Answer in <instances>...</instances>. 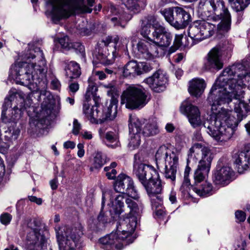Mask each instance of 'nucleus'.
Instances as JSON below:
<instances>
[{
  "label": "nucleus",
  "mask_w": 250,
  "mask_h": 250,
  "mask_svg": "<svg viewBox=\"0 0 250 250\" xmlns=\"http://www.w3.org/2000/svg\"><path fill=\"white\" fill-rule=\"evenodd\" d=\"M22 59L21 62L12 66L10 75L15 79L17 83L26 86L35 84L40 91V97L45 96L40 113L33 123L37 128L43 129L49 124L50 115L53 109L52 96L46 90V62L43 51L39 47L27 50L22 55Z\"/></svg>",
  "instance_id": "2"
},
{
  "label": "nucleus",
  "mask_w": 250,
  "mask_h": 250,
  "mask_svg": "<svg viewBox=\"0 0 250 250\" xmlns=\"http://www.w3.org/2000/svg\"><path fill=\"white\" fill-rule=\"evenodd\" d=\"M52 9L51 19L54 23L71 16L90 13L91 10L82 4L81 0H50Z\"/></svg>",
  "instance_id": "8"
},
{
  "label": "nucleus",
  "mask_w": 250,
  "mask_h": 250,
  "mask_svg": "<svg viewBox=\"0 0 250 250\" xmlns=\"http://www.w3.org/2000/svg\"><path fill=\"white\" fill-rule=\"evenodd\" d=\"M118 195L111 193L110 195V201L112 205H115L118 206L120 208V209L118 211H116V213L118 214H121L123 211L122 208L124 207L123 199L124 198V195L125 193H121Z\"/></svg>",
  "instance_id": "39"
},
{
  "label": "nucleus",
  "mask_w": 250,
  "mask_h": 250,
  "mask_svg": "<svg viewBox=\"0 0 250 250\" xmlns=\"http://www.w3.org/2000/svg\"><path fill=\"white\" fill-rule=\"evenodd\" d=\"M12 219V215L8 213L2 214L0 216V222L3 225H8Z\"/></svg>",
  "instance_id": "49"
},
{
  "label": "nucleus",
  "mask_w": 250,
  "mask_h": 250,
  "mask_svg": "<svg viewBox=\"0 0 250 250\" xmlns=\"http://www.w3.org/2000/svg\"><path fill=\"white\" fill-rule=\"evenodd\" d=\"M195 154L194 152H191L190 149H189L187 160V164L184 171V181L180 188V191L186 198L191 197L192 196V195H191L190 193V187L191 185L189 179V175L191 171V168L189 167V165L191 159L194 157Z\"/></svg>",
  "instance_id": "24"
},
{
  "label": "nucleus",
  "mask_w": 250,
  "mask_h": 250,
  "mask_svg": "<svg viewBox=\"0 0 250 250\" xmlns=\"http://www.w3.org/2000/svg\"><path fill=\"white\" fill-rule=\"evenodd\" d=\"M50 185L51 188L53 190L56 189L58 186L57 179L55 178L54 179L51 180L50 181Z\"/></svg>",
  "instance_id": "60"
},
{
  "label": "nucleus",
  "mask_w": 250,
  "mask_h": 250,
  "mask_svg": "<svg viewBox=\"0 0 250 250\" xmlns=\"http://www.w3.org/2000/svg\"><path fill=\"white\" fill-rule=\"evenodd\" d=\"M81 2L82 4L83 5L86 6L88 8H89L91 10V11L89 13H91L92 11V9L91 7L94 5V4L95 3V0H87V5H86L83 4V0H81Z\"/></svg>",
  "instance_id": "61"
},
{
  "label": "nucleus",
  "mask_w": 250,
  "mask_h": 250,
  "mask_svg": "<svg viewBox=\"0 0 250 250\" xmlns=\"http://www.w3.org/2000/svg\"><path fill=\"white\" fill-rule=\"evenodd\" d=\"M181 111L185 114L191 125L197 127L202 124L200 112L196 106L190 104H183L180 108Z\"/></svg>",
  "instance_id": "21"
},
{
  "label": "nucleus",
  "mask_w": 250,
  "mask_h": 250,
  "mask_svg": "<svg viewBox=\"0 0 250 250\" xmlns=\"http://www.w3.org/2000/svg\"><path fill=\"white\" fill-rule=\"evenodd\" d=\"M73 124L72 133L75 135H77L81 129V125L77 119L74 120Z\"/></svg>",
  "instance_id": "50"
},
{
  "label": "nucleus",
  "mask_w": 250,
  "mask_h": 250,
  "mask_svg": "<svg viewBox=\"0 0 250 250\" xmlns=\"http://www.w3.org/2000/svg\"><path fill=\"white\" fill-rule=\"evenodd\" d=\"M172 40L171 34L162 25L158 26L156 31L152 32V38H149V41L162 47L168 46Z\"/></svg>",
  "instance_id": "20"
},
{
  "label": "nucleus",
  "mask_w": 250,
  "mask_h": 250,
  "mask_svg": "<svg viewBox=\"0 0 250 250\" xmlns=\"http://www.w3.org/2000/svg\"><path fill=\"white\" fill-rule=\"evenodd\" d=\"M105 163L104 159L100 153H97L94 158L93 166L94 168L98 169L101 168Z\"/></svg>",
  "instance_id": "45"
},
{
  "label": "nucleus",
  "mask_w": 250,
  "mask_h": 250,
  "mask_svg": "<svg viewBox=\"0 0 250 250\" xmlns=\"http://www.w3.org/2000/svg\"><path fill=\"white\" fill-rule=\"evenodd\" d=\"M165 129L167 132H172L174 130L175 127L173 124L171 123H167L165 126Z\"/></svg>",
  "instance_id": "63"
},
{
  "label": "nucleus",
  "mask_w": 250,
  "mask_h": 250,
  "mask_svg": "<svg viewBox=\"0 0 250 250\" xmlns=\"http://www.w3.org/2000/svg\"><path fill=\"white\" fill-rule=\"evenodd\" d=\"M66 75L70 79L77 78L81 74L80 65L74 61L70 62L65 69Z\"/></svg>",
  "instance_id": "36"
},
{
  "label": "nucleus",
  "mask_w": 250,
  "mask_h": 250,
  "mask_svg": "<svg viewBox=\"0 0 250 250\" xmlns=\"http://www.w3.org/2000/svg\"><path fill=\"white\" fill-rule=\"evenodd\" d=\"M63 147L66 149H73L75 147V144L72 141H66L64 143Z\"/></svg>",
  "instance_id": "56"
},
{
  "label": "nucleus",
  "mask_w": 250,
  "mask_h": 250,
  "mask_svg": "<svg viewBox=\"0 0 250 250\" xmlns=\"http://www.w3.org/2000/svg\"><path fill=\"white\" fill-rule=\"evenodd\" d=\"M95 81L96 78H94L93 76L90 77L88 80V86L85 94L86 99L88 97H90L91 95L94 96L98 90V87Z\"/></svg>",
  "instance_id": "40"
},
{
  "label": "nucleus",
  "mask_w": 250,
  "mask_h": 250,
  "mask_svg": "<svg viewBox=\"0 0 250 250\" xmlns=\"http://www.w3.org/2000/svg\"><path fill=\"white\" fill-rule=\"evenodd\" d=\"M250 164V144L245 146L244 149L241 151L234 161V165L237 167L238 171L242 173L246 170Z\"/></svg>",
  "instance_id": "26"
},
{
  "label": "nucleus",
  "mask_w": 250,
  "mask_h": 250,
  "mask_svg": "<svg viewBox=\"0 0 250 250\" xmlns=\"http://www.w3.org/2000/svg\"><path fill=\"white\" fill-rule=\"evenodd\" d=\"M138 55L140 58L146 60H151L153 58L154 52L151 45L145 41L139 42L137 45Z\"/></svg>",
  "instance_id": "34"
},
{
  "label": "nucleus",
  "mask_w": 250,
  "mask_h": 250,
  "mask_svg": "<svg viewBox=\"0 0 250 250\" xmlns=\"http://www.w3.org/2000/svg\"><path fill=\"white\" fill-rule=\"evenodd\" d=\"M185 55L183 53H178L174 57V61L176 62H180L184 58Z\"/></svg>",
  "instance_id": "58"
},
{
  "label": "nucleus",
  "mask_w": 250,
  "mask_h": 250,
  "mask_svg": "<svg viewBox=\"0 0 250 250\" xmlns=\"http://www.w3.org/2000/svg\"><path fill=\"white\" fill-rule=\"evenodd\" d=\"M188 35L192 41L190 46L197 44L205 39L199 25V23H198V21L194 22V23L189 27Z\"/></svg>",
  "instance_id": "33"
},
{
  "label": "nucleus",
  "mask_w": 250,
  "mask_h": 250,
  "mask_svg": "<svg viewBox=\"0 0 250 250\" xmlns=\"http://www.w3.org/2000/svg\"><path fill=\"white\" fill-rule=\"evenodd\" d=\"M81 135L83 137V138L85 139L90 140L93 137L92 134L91 132L87 131H84L81 132Z\"/></svg>",
  "instance_id": "59"
},
{
  "label": "nucleus",
  "mask_w": 250,
  "mask_h": 250,
  "mask_svg": "<svg viewBox=\"0 0 250 250\" xmlns=\"http://www.w3.org/2000/svg\"><path fill=\"white\" fill-rule=\"evenodd\" d=\"M68 89L69 93L74 94L79 89V84L77 82H73L70 80L69 82Z\"/></svg>",
  "instance_id": "47"
},
{
  "label": "nucleus",
  "mask_w": 250,
  "mask_h": 250,
  "mask_svg": "<svg viewBox=\"0 0 250 250\" xmlns=\"http://www.w3.org/2000/svg\"><path fill=\"white\" fill-rule=\"evenodd\" d=\"M159 197L161 198V199H160L161 200H158V199H155V200H154V202H152L151 198H150L151 203V206L153 208H157L159 206L162 205V201H163V197L160 195H159Z\"/></svg>",
  "instance_id": "53"
},
{
  "label": "nucleus",
  "mask_w": 250,
  "mask_h": 250,
  "mask_svg": "<svg viewBox=\"0 0 250 250\" xmlns=\"http://www.w3.org/2000/svg\"><path fill=\"white\" fill-rule=\"evenodd\" d=\"M91 76H93L95 78L97 77L100 80H104L106 78L105 73L103 71H93Z\"/></svg>",
  "instance_id": "51"
},
{
  "label": "nucleus",
  "mask_w": 250,
  "mask_h": 250,
  "mask_svg": "<svg viewBox=\"0 0 250 250\" xmlns=\"http://www.w3.org/2000/svg\"><path fill=\"white\" fill-rule=\"evenodd\" d=\"M178 166V158L165 164L164 176L166 179H169L174 183L176 179L177 169Z\"/></svg>",
  "instance_id": "35"
},
{
  "label": "nucleus",
  "mask_w": 250,
  "mask_h": 250,
  "mask_svg": "<svg viewBox=\"0 0 250 250\" xmlns=\"http://www.w3.org/2000/svg\"><path fill=\"white\" fill-rule=\"evenodd\" d=\"M141 122L136 115L129 116V130L130 138L128 147L130 150L136 149L139 147L141 144Z\"/></svg>",
  "instance_id": "16"
},
{
  "label": "nucleus",
  "mask_w": 250,
  "mask_h": 250,
  "mask_svg": "<svg viewBox=\"0 0 250 250\" xmlns=\"http://www.w3.org/2000/svg\"><path fill=\"white\" fill-rule=\"evenodd\" d=\"M88 225L90 229L94 230H98L101 227V225H99V222L97 219L92 218L89 219L88 221Z\"/></svg>",
  "instance_id": "48"
},
{
  "label": "nucleus",
  "mask_w": 250,
  "mask_h": 250,
  "mask_svg": "<svg viewBox=\"0 0 250 250\" xmlns=\"http://www.w3.org/2000/svg\"><path fill=\"white\" fill-rule=\"evenodd\" d=\"M228 46L227 47H224V46H221V47L223 49V51L225 50H227L228 51V52H230L232 49H233V44L229 41L228 42Z\"/></svg>",
  "instance_id": "62"
},
{
  "label": "nucleus",
  "mask_w": 250,
  "mask_h": 250,
  "mask_svg": "<svg viewBox=\"0 0 250 250\" xmlns=\"http://www.w3.org/2000/svg\"><path fill=\"white\" fill-rule=\"evenodd\" d=\"M117 166V163L116 162H112L110 166L105 167L104 168V170L106 172H110L109 171L112 168H115Z\"/></svg>",
  "instance_id": "64"
},
{
  "label": "nucleus",
  "mask_w": 250,
  "mask_h": 250,
  "mask_svg": "<svg viewBox=\"0 0 250 250\" xmlns=\"http://www.w3.org/2000/svg\"><path fill=\"white\" fill-rule=\"evenodd\" d=\"M233 175V171L230 167L217 166L213 175V181L215 185L224 186L229 184Z\"/></svg>",
  "instance_id": "22"
},
{
  "label": "nucleus",
  "mask_w": 250,
  "mask_h": 250,
  "mask_svg": "<svg viewBox=\"0 0 250 250\" xmlns=\"http://www.w3.org/2000/svg\"><path fill=\"white\" fill-rule=\"evenodd\" d=\"M130 211L127 216L120 218L116 226V231L112 232L99 239L101 247L106 250H120L124 246L132 243L134 238L132 237L136 225L137 218L142 212L143 208L131 199L125 200Z\"/></svg>",
  "instance_id": "3"
},
{
  "label": "nucleus",
  "mask_w": 250,
  "mask_h": 250,
  "mask_svg": "<svg viewBox=\"0 0 250 250\" xmlns=\"http://www.w3.org/2000/svg\"><path fill=\"white\" fill-rule=\"evenodd\" d=\"M160 12L167 22L178 29L184 28L190 21V15L180 7L166 8Z\"/></svg>",
  "instance_id": "14"
},
{
  "label": "nucleus",
  "mask_w": 250,
  "mask_h": 250,
  "mask_svg": "<svg viewBox=\"0 0 250 250\" xmlns=\"http://www.w3.org/2000/svg\"><path fill=\"white\" fill-rule=\"evenodd\" d=\"M28 199L31 202L36 203L39 205L42 204V199L40 198H37L34 196H29Z\"/></svg>",
  "instance_id": "54"
},
{
  "label": "nucleus",
  "mask_w": 250,
  "mask_h": 250,
  "mask_svg": "<svg viewBox=\"0 0 250 250\" xmlns=\"http://www.w3.org/2000/svg\"><path fill=\"white\" fill-rule=\"evenodd\" d=\"M40 223L34 220L27 224L26 229L25 246L27 250H42L46 247V239L41 233Z\"/></svg>",
  "instance_id": "13"
},
{
  "label": "nucleus",
  "mask_w": 250,
  "mask_h": 250,
  "mask_svg": "<svg viewBox=\"0 0 250 250\" xmlns=\"http://www.w3.org/2000/svg\"><path fill=\"white\" fill-rule=\"evenodd\" d=\"M20 133L18 128H14L10 126L7 130L5 131L4 137L6 140L12 142L17 139Z\"/></svg>",
  "instance_id": "41"
},
{
  "label": "nucleus",
  "mask_w": 250,
  "mask_h": 250,
  "mask_svg": "<svg viewBox=\"0 0 250 250\" xmlns=\"http://www.w3.org/2000/svg\"><path fill=\"white\" fill-rule=\"evenodd\" d=\"M161 24L156 20L155 17L153 15H147L144 17L141 20V34L145 38L149 41V38H152L151 34V26H152L154 31H156Z\"/></svg>",
  "instance_id": "23"
},
{
  "label": "nucleus",
  "mask_w": 250,
  "mask_h": 250,
  "mask_svg": "<svg viewBox=\"0 0 250 250\" xmlns=\"http://www.w3.org/2000/svg\"><path fill=\"white\" fill-rule=\"evenodd\" d=\"M32 104L30 95L24 100L19 93L10 90L2 105L1 120L6 124L13 123L15 125L24 110L28 113V108H33Z\"/></svg>",
  "instance_id": "7"
},
{
  "label": "nucleus",
  "mask_w": 250,
  "mask_h": 250,
  "mask_svg": "<svg viewBox=\"0 0 250 250\" xmlns=\"http://www.w3.org/2000/svg\"><path fill=\"white\" fill-rule=\"evenodd\" d=\"M138 120L141 122L140 129L142 130V133L144 136L150 137L159 133V129L155 120L138 118Z\"/></svg>",
  "instance_id": "27"
},
{
  "label": "nucleus",
  "mask_w": 250,
  "mask_h": 250,
  "mask_svg": "<svg viewBox=\"0 0 250 250\" xmlns=\"http://www.w3.org/2000/svg\"><path fill=\"white\" fill-rule=\"evenodd\" d=\"M169 200L172 204H175L177 202L176 193L172 190L169 195Z\"/></svg>",
  "instance_id": "55"
},
{
  "label": "nucleus",
  "mask_w": 250,
  "mask_h": 250,
  "mask_svg": "<svg viewBox=\"0 0 250 250\" xmlns=\"http://www.w3.org/2000/svg\"><path fill=\"white\" fill-rule=\"evenodd\" d=\"M107 94L111 98L110 103L108 106L104 107L102 111L98 109L97 104L90 108L88 101L84 102L83 113L92 124H101L108 120L112 121L116 117L117 98L119 95L116 85L107 90Z\"/></svg>",
  "instance_id": "6"
},
{
  "label": "nucleus",
  "mask_w": 250,
  "mask_h": 250,
  "mask_svg": "<svg viewBox=\"0 0 250 250\" xmlns=\"http://www.w3.org/2000/svg\"><path fill=\"white\" fill-rule=\"evenodd\" d=\"M108 12L109 15L116 16V17L111 18V21L114 26H120L125 28L127 21L125 19L124 14H121L118 8L112 4H110L108 6Z\"/></svg>",
  "instance_id": "31"
},
{
  "label": "nucleus",
  "mask_w": 250,
  "mask_h": 250,
  "mask_svg": "<svg viewBox=\"0 0 250 250\" xmlns=\"http://www.w3.org/2000/svg\"><path fill=\"white\" fill-rule=\"evenodd\" d=\"M55 231L59 250H81L79 245L83 234L81 225L77 227L63 226L56 228Z\"/></svg>",
  "instance_id": "9"
},
{
  "label": "nucleus",
  "mask_w": 250,
  "mask_h": 250,
  "mask_svg": "<svg viewBox=\"0 0 250 250\" xmlns=\"http://www.w3.org/2000/svg\"><path fill=\"white\" fill-rule=\"evenodd\" d=\"M206 84L203 79L195 78L189 82L188 91L196 97H200L204 91Z\"/></svg>",
  "instance_id": "32"
},
{
  "label": "nucleus",
  "mask_w": 250,
  "mask_h": 250,
  "mask_svg": "<svg viewBox=\"0 0 250 250\" xmlns=\"http://www.w3.org/2000/svg\"><path fill=\"white\" fill-rule=\"evenodd\" d=\"M118 36H108L98 44L93 53L94 61L104 64L112 63L117 56L116 47L119 42Z\"/></svg>",
  "instance_id": "12"
},
{
  "label": "nucleus",
  "mask_w": 250,
  "mask_h": 250,
  "mask_svg": "<svg viewBox=\"0 0 250 250\" xmlns=\"http://www.w3.org/2000/svg\"><path fill=\"white\" fill-rule=\"evenodd\" d=\"M133 172L152 202L157 199L161 200L158 194L162 192L163 186L159 173L153 167L142 163L139 154H136L134 156Z\"/></svg>",
  "instance_id": "4"
},
{
  "label": "nucleus",
  "mask_w": 250,
  "mask_h": 250,
  "mask_svg": "<svg viewBox=\"0 0 250 250\" xmlns=\"http://www.w3.org/2000/svg\"><path fill=\"white\" fill-rule=\"evenodd\" d=\"M51 88L54 90H60L61 84L60 81L56 78H54L51 82Z\"/></svg>",
  "instance_id": "52"
},
{
  "label": "nucleus",
  "mask_w": 250,
  "mask_h": 250,
  "mask_svg": "<svg viewBox=\"0 0 250 250\" xmlns=\"http://www.w3.org/2000/svg\"><path fill=\"white\" fill-rule=\"evenodd\" d=\"M250 76L244 66L238 63L225 68L212 85L208 97L211 113L204 126L216 141L229 140L234 132L233 126H237L250 111V99L249 104L243 100L244 82Z\"/></svg>",
  "instance_id": "1"
},
{
  "label": "nucleus",
  "mask_w": 250,
  "mask_h": 250,
  "mask_svg": "<svg viewBox=\"0 0 250 250\" xmlns=\"http://www.w3.org/2000/svg\"><path fill=\"white\" fill-rule=\"evenodd\" d=\"M223 49L220 45L212 48L208 54L207 60L204 64L205 68L211 71H218L222 69L224 65L221 59Z\"/></svg>",
  "instance_id": "18"
},
{
  "label": "nucleus",
  "mask_w": 250,
  "mask_h": 250,
  "mask_svg": "<svg viewBox=\"0 0 250 250\" xmlns=\"http://www.w3.org/2000/svg\"><path fill=\"white\" fill-rule=\"evenodd\" d=\"M197 11L202 18H210L214 22L220 20L218 24L219 33L228 32L230 29V14L223 0H200Z\"/></svg>",
  "instance_id": "5"
},
{
  "label": "nucleus",
  "mask_w": 250,
  "mask_h": 250,
  "mask_svg": "<svg viewBox=\"0 0 250 250\" xmlns=\"http://www.w3.org/2000/svg\"><path fill=\"white\" fill-rule=\"evenodd\" d=\"M203 19V20H199L198 23H199V25L201 28L203 35H204L205 39L209 38L214 35L216 30L218 34H219L223 35L226 33L225 32L222 34L219 33L218 31V27L216 28L215 24L210 22L211 20L212 21V19H211L210 18Z\"/></svg>",
  "instance_id": "30"
},
{
  "label": "nucleus",
  "mask_w": 250,
  "mask_h": 250,
  "mask_svg": "<svg viewBox=\"0 0 250 250\" xmlns=\"http://www.w3.org/2000/svg\"><path fill=\"white\" fill-rule=\"evenodd\" d=\"M184 36L182 34L176 35L173 45L167 51V55L170 56L171 54L176 52L181 46H188V44H184L182 41Z\"/></svg>",
  "instance_id": "38"
},
{
  "label": "nucleus",
  "mask_w": 250,
  "mask_h": 250,
  "mask_svg": "<svg viewBox=\"0 0 250 250\" xmlns=\"http://www.w3.org/2000/svg\"><path fill=\"white\" fill-rule=\"evenodd\" d=\"M231 7L236 12H242L247 6H245V0H228Z\"/></svg>",
  "instance_id": "43"
},
{
  "label": "nucleus",
  "mask_w": 250,
  "mask_h": 250,
  "mask_svg": "<svg viewBox=\"0 0 250 250\" xmlns=\"http://www.w3.org/2000/svg\"><path fill=\"white\" fill-rule=\"evenodd\" d=\"M178 158L176 154L171 151L165 145L159 147L155 154V159L157 167L161 161L165 162V164L175 160Z\"/></svg>",
  "instance_id": "28"
},
{
  "label": "nucleus",
  "mask_w": 250,
  "mask_h": 250,
  "mask_svg": "<svg viewBox=\"0 0 250 250\" xmlns=\"http://www.w3.org/2000/svg\"><path fill=\"white\" fill-rule=\"evenodd\" d=\"M105 138L106 140V145L108 147L114 148L120 146L119 136L117 133L112 131L107 132Z\"/></svg>",
  "instance_id": "37"
},
{
  "label": "nucleus",
  "mask_w": 250,
  "mask_h": 250,
  "mask_svg": "<svg viewBox=\"0 0 250 250\" xmlns=\"http://www.w3.org/2000/svg\"><path fill=\"white\" fill-rule=\"evenodd\" d=\"M114 188L116 192L126 193L128 196L138 199L139 195L134 186L132 179L124 174H120L114 184Z\"/></svg>",
  "instance_id": "15"
},
{
  "label": "nucleus",
  "mask_w": 250,
  "mask_h": 250,
  "mask_svg": "<svg viewBox=\"0 0 250 250\" xmlns=\"http://www.w3.org/2000/svg\"><path fill=\"white\" fill-rule=\"evenodd\" d=\"M190 193L191 190L195 192L200 197H207L213 194V187L211 183L207 181L201 182L194 184L190 187Z\"/></svg>",
  "instance_id": "29"
},
{
  "label": "nucleus",
  "mask_w": 250,
  "mask_h": 250,
  "mask_svg": "<svg viewBox=\"0 0 250 250\" xmlns=\"http://www.w3.org/2000/svg\"><path fill=\"white\" fill-rule=\"evenodd\" d=\"M116 174H117L116 170L115 169L112 168L111 170V172H106V176L107 177L108 179H114L116 177Z\"/></svg>",
  "instance_id": "57"
},
{
  "label": "nucleus",
  "mask_w": 250,
  "mask_h": 250,
  "mask_svg": "<svg viewBox=\"0 0 250 250\" xmlns=\"http://www.w3.org/2000/svg\"><path fill=\"white\" fill-rule=\"evenodd\" d=\"M167 82L168 79L166 73L160 70L144 80V82L156 92L163 91L165 89Z\"/></svg>",
  "instance_id": "19"
},
{
  "label": "nucleus",
  "mask_w": 250,
  "mask_h": 250,
  "mask_svg": "<svg viewBox=\"0 0 250 250\" xmlns=\"http://www.w3.org/2000/svg\"><path fill=\"white\" fill-rule=\"evenodd\" d=\"M150 99L149 92L141 85H130L121 96V104H125L129 109H140L144 107Z\"/></svg>",
  "instance_id": "11"
},
{
  "label": "nucleus",
  "mask_w": 250,
  "mask_h": 250,
  "mask_svg": "<svg viewBox=\"0 0 250 250\" xmlns=\"http://www.w3.org/2000/svg\"><path fill=\"white\" fill-rule=\"evenodd\" d=\"M190 151L194 152V158L200 159L197 168L194 173L195 183L204 182L210 171L213 154L208 147L199 143L195 144L191 148Z\"/></svg>",
  "instance_id": "10"
},
{
  "label": "nucleus",
  "mask_w": 250,
  "mask_h": 250,
  "mask_svg": "<svg viewBox=\"0 0 250 250\" xmlns=\"http://www.w3.org/2000/svg\"><path fill=\"white\" fill-rule=\"evenodd\" d=\"M59 43L61 47L65 50L74 49L76 53L79 55L84 61L85 60V53L84 46L80 42H71L67 36H64L59 39Z\"/></svg>",
  "instance_id": "25"
},
{
  "label": "nucleus",
  "mask_w": 250,
  "mask_h": 250,
  "mask_svg": "<svg viewBox=\"0 0 250 250\" xmlns=\"http://www.w3.org/2000/svg\"><path fill=\"white\" fill-rule=\"evenodd\" d=\"M152 66L146 62H137L136 61L128 62L124 67L123 74L124 77L133 78L150 71Z\"/></svg>",
  "instance_id": "17"
},
{
  "label": "nucleus",
  "mask_w": 250,
  "mask_h": 250,
  "mask_svg": "<svg viewBox=\"0 0 250 250\" xmlns=\"http://www.w3.org/2000/svg\"><path fill=\"white\" fill-rule=\"evenodd\" d=\"M105 203V197L104 194L103 193L102 195V207L101 210L97 217V220L99 222V225H103L107 222V217L105 216L104 213L103 211V208L104 206Z\"/></svg>",
  "instance_id": "44"
},
{
  "label": "nucleus",
  "mask_w": 250,
  "mask_h": 250,
  "mask_svg": "<svg viewBox=\"0 0 250 250\" xmlns=\"http://www.w3.org/2000/svg\"><path fill=\"white\" fill-rule=\"evenodd\" d=\"M123 1L127 9L131 11L139 10L140 7L139 2H142L144 5L146 4V0L144 2L142 0H123Z\"/></svg>",
  "instance_id": "42"
},
{
  "label": "nucleus",
  "mask_w": 250,
  "mask_h": 250,
  "mask_svg": "<svg viewBox=\"0 0 250 250\" xmlns=\"http://www.w3.org/2000/svg\"><path fill=\"white\" fill-rule=\"evenodd\" d=\"M235 217L237 223L243 222L246 219V214L242 210H237L235 212Z\"/></svg>",
  "instance_id": "46"
}]
</instances>
